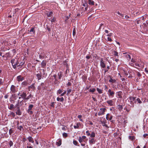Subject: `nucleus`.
Listing matches in <instances>:
<instances>
[{
  "label": "nucleus",
  "instance_id": "obj_17",
  "mask_svg": "<svg viewBox=\"0 0 148 148\" xmlns=\"http://www.w3.org/2000/svg\"><path fill=\"white\" fill-rule=\"evenodd\" d=\"M120 111H121L123 109V106L122 105H118L116 107Z\"/></svg>",
  "mask_w": 148,
  "mask_h": 148
},
{
  "label": "nucleus",
  "instance_id": "obj_10",
  "mask_svg": "<svg viewBox=\"0 0 148 148\" xmlns=\"http://www.w3.org/2000/svg\"><path fill=\"white\" fill-rule=\"evenodd\" d=\"M96 142V139L94 138H89V142L90 145L94 144Z\"/></svg>",
  "mask_w": 148,
  "mask_h": 148
},
{
  "label": "nucleus",
  "instance_id": "obj_1",
  "mask_svg": "<svg viewBox=\"0 0 148 148\" xmlns=\"http://www.w3.org/2000/svg\"><path fill=\"white\" fill-rule=\"evenodd\" d=\"M18 96H19L18 99H22L25 101L26 100L27 94L26 92L23 90L20 91L18 94Z\"/></svg>",
  "mask_w": 148,
  "mask_h": 148
},
{
  "label": "nucleus",
  "instance_id": "obj_47",
  "mask_svg": "<svg viewBox=\"0 0 148 148\" xmlns=\"http://www.w3.org/2000/svg\"><path fill=\"white\" fill-rule=\"evenodd\" d=\"M129 138L132 140H133L134 139V137L133 136H129Z\"/></svg>",
  "mask_w": 148,
  "mask_h": 148
},
{
  "label": "nucleus",
  "instance_id": "obj_27",
  "mask_svg": "<svg viewBox=\"0 0 148 148\" xmlns=\"http://www.w3.org/2000/svg\"><path fill=\"white\" fill-rule=\"evenodd\" d=\"M36 76L38 80H40L41 79L42 75L41 73H38L36 75Z\"/></svg>",
  "mask_w": 148,
  "mask_h": 148
},
{
  "label": "nucleus",
  "instance_id": "obj_63",
  "mask_svg": "<svg viewBox=\"0 0 148 148\" xmlns=\"http://www.w3.org/2000/svg\"><path fill=\"white\" fill-rule=\"evenodd\" d=\"M113 79L112 78H110V79L109 80V82H112V83L113 82Z\"/></svg>",
  "mask_w": 148,
  "mask_h": 148
},
{
  "label": "nucleus",
  "instance_id": "obj_28",
  "mask_svg": "<svg viewBox=\"0 0 148 148\" xmlns=\"http://www.w3.org/2000/svg\"><path fill=\"white\" fill-rule=\"evenodd\" d=\"M117 94V95L118 96V97L121 98V94H122V92L121 91H119L116 92V93Z\"/></svg>",
  "mask_w": 148,
  "mask_h": 148
},
{
  "label": "nucleus",
  "instance_id": "obj_23",
  "mask_svg": "<svg viewBox=\"0 0 148 148\" xmlns=\"http://www.w3.org/2000/svg\"><path fill=\"white\" fill-rule=\"evenodd\" d=\"M112 53L114 56H119V53L116 51H113Z\"/></svg>",
  "mask_w": 148,
  "mask_h": 148
},
{
  "label": "nucleus",
  "instance_id": "obj_35",
  "mask_svg": "<svg viewBox=\"0 0 148 148\" xmlns=\"http://www.w3.org/2000/svg\"><path fill=\"white\" fill-rule=\"evenodd\" d=\"M14 106L13 104H11L10 106L8 107V108L10 110H12L14 108Z\"/></svg>",
  "mask_w": 148,
  "mask_h": 148
},
{
  "label": "nucleus",
  "instance_id": "obj_42",
  "mask_svg": "<svg viewBox=\"0 0 148 148\" xmlns=\"http://www.w3.org/2000/svg\"><path fill=\"white\" fill-rule=\"evenodd\" d=\"M96 90L95 88H92V89H90L89 90V92H92V93L94 92Z\"/></svg>",
  "mask_w": 148,
  "mask_h": 148
},
{
  "label": "nucleus",
  "instance_id": "obj_49",
  "mask_svg": "<svg viewBox=\"0 0 148 148\" xmlns=\"http://www.w3.org/2000/svg\"><path fill=\"white\" fill-rule=\"evenodd\" d=\"M46 29L48 30L49 32H50L51 31V28L47 25L46 26Z\"/></svg>",
  "mask_w": 148,
  "mask_h": 148
},
{
  "label": "nucleus",
  "instance_id": "obj_64",
  "mask_svg": "<svg viewBox=\"0 0 148 148\" xmlns=\"http://www.w3.org/2000/svg\"><path fill=\"white\" fill-rule=\"evenodd\" d=\"M12 52L14 53H16V51L15 50V49H13L12 50Z\"/></svg>",
  "mask_w": 148,
  "mask_h": 148
},
{
  "label": "nucleus",
  "instance_id": "obj_5",
  "mask_svg": "<svg viewBox=\"0 0 148 148\" xmlns=\"http://www.w3.org/2000/svg\"><path fill=\"white\" fill-rule=\"evenodd\" d=\"M10 93L11 92L12 93H15L17 91L18 88L14 85H12L10 87Z\"/></svg>",
  "mask_w": 148,
  "mask_h": 148
},
{
  "label": "nucleus",
  "instance_id": "obj_61",
  "mask_svg": "<svg viewBox=\"0 0 148 148\" xmlns=\"http://www.w3.org/2000/svg\"><path fill=\"white\" fill-rule=\"evenodd\" d=\"M82 5L84 7H87V6H88V5L87 3H84Z\"/></svg>",
  "mask_w": 148,
  "mask_h": 148
},
{
  "label": "nucleus",
  "instance_id": "obj_2",
  "mask_svg": "<svg viewBox=\"0 0 148 148\" xmlns=\"http://www.w3.org/2000/svg\"><path fill=\"white\" fill-rule=\"evenodd\" d=\"M10 62L12 64L13 68L15 69H16L17 65L19 63L18 59L16 58L12 59Z\"/></svg>",
  "mask_w": 148,
  "mask_h": 148
},
{
  "label": "nucleus",
  "instance_id": "obj_3",
  "mask_svg": "<svg viewBox=\"0 0 148 148\" xmlns=\"http://www.w3.org/2000/svg\"><path fill=\"white\" fill-rule=\"evenodd\" d=\"M88 140L86 138V137L85 136H83L82 137L79 136L78 138V141L80 143L84 142L86 143V141Z\"/></svg>",
  "mask_w": 148,
  "mask_h": 148
},
{
  "label": "nucleus",
  "instance_id": "obj_43",
  "mask_svg": "<svg viewBox=\"0 0 148 148\" xmlns=\"http://www.w3.org/2000/svg\"><path fill=\"white\" fill-rule=\"evenodd\" d=\"M60 83L59 81H58L57 79H55L54 84H58Z\"/></svg>",
  "mask_w": 148,
  "mask_h": 148
},
{
  "label": "nucleus",
  "instance_id": "obj_58",
  "mask_svg": "<svg viewBox=\"0 0 148 148\" xmlns=\"http://www.w3.org/2000/svg\"><path fill=\"white\" fill-rule=\"evenodd\" d=\"M63 136L64 137H66L67 136V134L66 133H64L63 134Z\"/></svg>",
  "mask_w": 148,
  "mask_h": 148
},
{
  "label": "nucleus",
  "instance_id": "obj_19",
  "mask_svg": "<svg viewBox=\"0 0 148 148\" xmlns=\"http://www.w3.org/2000/svg\"><path fill=\"white\" fill-rule=\"evenodd\" d=\"M46 65V63L45 61L43 60L41 63V67L43 68H45Z\"/></svg>",
  "mask_w": 148,
  "mask_h": 148
},
{
  "label": "nucleus",
  "instance_id": "obj_14",
  "mask_svg": "<svg viewBox=\"0 0 148 148\" xmlns=\"http://www.w3.org/2000/svg\"><path fill=\"white\" fill-rule=\"evenodd\" d=\"M25 63V62L24 61H22L20 63H19L18 64H18L17 66V67L18 68V69L21 68L22 67L23 65Z\"/></svg>",
  "mask_w": 148,
  "mask_h": 148
},
{
  "label": "nucleus",
  "instance_id": "obj_22",
  "mask_svg": "<svg viewBox=\"0 0 148 148\" xmlns=\"http://www.w3.org/2000/svg\"><path fill=\"white\" fill-rule=\"evenodd\" d=\"M27 139L30 142L33 143L34 141L33 138L31 136H29L27 138Z\"/></svg>",
  "mask_w": 148,
  "mask_h": 148
},
{
  "label": "nucleus",
  "instance_id": "obj_13",
  "mask_svg": "<svg viewBox=\"0 0 148 148\" xmlns=\"http://www.w3.org/2000/svg\"><path fill=\"white\" fill-rule=\"evenodd\" d=\"M16 109L17 111L16 112V114L18 116L21 115L22 112L20 110V107H17Z\"/></svg>",
  "mask_w": 148,
  "mask_h": 148
},
{
  "label": "nucleus",
  "instance_id": "obj_54",
  "mask_svg": "<svg viewBox=\"0 0 148 148\" xmlns=\"http://www.w3.org/2000/svg\"><path fill=\"white\" fill-rule=\"evenodd\" d=\"M73 143L74 145H77L78 143V142L77 141L75 140L73 141Z\"/></svg>",
  "mask_w": 148,
  "mask_h": 148
},
{
  "label": "nucleus",
  "instance_id": "obj_4",
  "mask_svg": "<svg viewBox=\"0 0 148 148\" xmlns=\"http://www.w3.org/2000/svg\"><path fill=\"white\" fill-rule=\"evenodd\" d=\"M90 132H91V133L88 130L86 131V135L88 136H90L89 138H95V132L94 131H90Z\"/></svg>",
  "mask_w": 148,
  "mask_h": 148
},
{
  "label": "nucleus",
  "instance_id": "obj_34",
  "mask_svg": "<svg viewBox=\"0 0 148 148\" xmlns=\"http://www.w3.org/2000/svg\"><path fill=\"white\" fill-rule=\"evenodd\" d=\"M136 101H137V103L140 104L142 103V102L141 101L139 98H137V99H136Z\"/></svg>",
  "mask_w": 148,
  "mask_h": 148
},
{
  "label": "nucleus",
  "instance_id": "obj_62",
  "mask_svg": "<svg viewBox=\"0 0 148 148\" xmlns=\"http://www.w3.org/2000/svg\"><path fill=\"white\" fill-rule=\"evenodd\" d=\"M19 100L18 101V103L16 104L15 105V107L16 108L18 107H19Z\"/></svg>",
  "mask_w": 148,
  "mask_h": 148
},
{
  "label": "nucleus",
  "instance_id": "obj_31",
  "mask_svg": "<svg viewBox=\"0 0 148 148\" xmlns=\"http://www.w3.org/2000/svg\"><path fill=\"white\" fill-rule=\"evenodd\" d=\"M63 89H59L57 91V94L58 95L59 94H61L62 93V92L63 91Z\"/></svg>",
  "mask_w": 148,
  "mask_h": 148
},
{
  "label": "nucleus",
  "instance_id": "obj_44",
  "mask_svg": "<svg viewBox=\"0 0 148 148\" xmlns=\"http://www.w3.org/2000/svg\"><path fill=\"white\" fill-rule=\"evenodd\" d=\"M73 34L74 36H75L76 34V29L75 28L73 29Z\"/></svg>",
  "mask_w": 148,
  "mask_h": 148
},
{
  "label": "nucleus",
  "instance_id": "obj_24",
  "mask_svg": "<svg viewBox=\"0 0 148 148\" xmlns=\"http://www.w3.org/2000/svg\"><path fill=\"white\" fill-rule=\"evenodd\" d=\"M57 100L58 101L63 102L64 100V99L63 97L60 98L58 97L57 98Z\"/></svg>",
  "mask_w": 148,
  "mask_h": 148
},
{
  "label": "nucleus",
  "instance_id": "obj_9",
  "mask_svg": "<svg viewBox=\"0 0 148 148\" xmlns=\"http://www.w3.org/2000/svg\"><path fill=\"white\" fill-rule=\"evenodd\" d=\"M107 94L109 97H113L115 94V92L114 91H112L111 89H110L108 91Z\"/></svg>",
  "mask_w": 148,
  "mask_h": 148
},
{
  "label": "nucleus",
  "instance_id": "obj_18",
  "mask_svg": "<svg viewBox=\"0 0 148 148\" xmlns=\"http://www.w3.org/2000/svg\"><path fill=\"white\" fill-rule=\"evenodd\" d=\"M142 110V107L140 106H139L137 107L136 109V111L137 113H139Z\"/></svg>",
  "mask_w": 148,
  "mask_h": 148
},
{
  "label": "nucleus",
  "instance_id": "obj_30",
  "mask_svg": "<svg viewBox=\"0 0 148 148\" xmlns=\"http://www.w3.org/2000/svg\"><path fill=\"white\" fill-rule=\"evenodd\" d=\"M88 3L89 5H94V2L92 0H88Z\"/></svg>",
  "mask_w": 148,
  "mask_h": 148
},
{
  "label": "nucleus",
  "instance_id": "obj_11",
  "mask_svg": "<svg viewBox=\"0 0 148 148\" xmlns=\"http://www.w3.org/2000/svg\"><path fill=\"white\" fill-rule=\"evenodd\" d=\"M24 78L21 75L17 76L16 77V80L18 82H22L24 80Z\"/></svg>",
  "mask_w": 148,
  "mask_h": 148
},
{
  "label": "nucleus",
  "instance_id": "obj_39",
  "mask_svg": "<svg viewBox=\"0 0 148 148\" xmlns=\"http://www.w3.org/2000/svg\"><path fill=\"white\" fill-rule=\"evenodd\" d=\"M34 29V27H32L31 29L29 30V31L30 32H33L34 33V32H35Z\"/></svg>",
  "mask_w": 148,
  "mask_h": 148
},
{
  "label": "nucleus",
  "instance_id": "obj_16",
  "mask_svg": "<svg viewBox=\"0 0 148 148\" xmlns=\"http://www.w3.org/2000/svg\"><path fill=\"white\" fill-rule=\"evenodd\" d=\"M34 84H33L31 85L28 86V89L29 91H30V89H32L33 90H35V87L34 86Z\"/></svg>",
  "mask_w": 148,
  "mask_h": 148
},
{
  "label": "nucleus",
  "instance_id": "obj_40",
  "mask_svg": "<svg viewBox=\"0 0 148 148\" xmlns=\"http://www.w3.org/2000/svg\"><path fill=\"white\" fill-rule=\"evenodd\" d=\"M34 107V106L33 104H30L29 105L28 107V110H32V108Z\"/></svg>",
  "mask_w": 148,
  "mask_h": 148
},
{
  "label": "nucleus",
  "instance_id": "obj_15",
  "mask_svg": "<svg viewBox=\"0 0 148 148\" xmlns=\"http://www.w3.org/2000/svg\"><path fill=\"white\" fill-rule=\"evenodd\" d=\"M100 121L102 124L106 123V121L105 118H103V117L100 118Z\"/></svg>",
  "mask_w": 148,
  "mask_h": 148
},
{
  "label": "nucleus",
  "instance_id": "obj_55",
  "mask_svg": "<svg viewBox=\"0 0 148 148\" xmlns=\"http://www.w3.org/2000/svg\"><path fill=\"white\" fill-rule=\"evenodd\" d=\"M51 106V107H52L53 108L54 107V102H52L51 103V104L50 105Z\"/></svg>",
  "mask_w": 148,
  "mask_h": 148
},
{
  "label": "nucleus",
  "instance_id": "obj_56",
  "mask_svg": "<svg viewBox=\"0 0 148 148\" xmlns=\"http://www.w3.org/2000/svg\"><path fill=\"white\" fill-rule=\"evenodd\" d=\"M123 72H124L125 75L126 76H127L128 75V74L127 73V71L125 70H123Z\"/></svg>",
  "mask_w": 148,
  "mask_h": 148
},
{
  "label": "nucleus",
  "instance_id": "obj_50",
  "mask_svg": "<svg viewBox=\"0 0 148 148\" xmlns=\"http://www.w3.org/2000/svg\"><path fill=\"white\" fill-rule=\"evenodd\" d=\"M126 57L128 60H130L131 58V56L129 54L126 55Z\"/></svg>",
  "mask_w": 148,
  "mask_h": 148
},
{
  "label": "nucleus",
  "instance_id": "obj_37",
  "mask_svg": "<svg viewBox=\"0 0 148 148\" xmlns=\"http://www.w3.org/2000/svg\"><path fill=\"white\" fill-rule=\"evenodd\" d=\"M71 14H70L68 16H66L65 17V21L66 22L68 20V19L70 18V17L71 16Z\"/></svg>",
  "mask_w": 148,
  "mask_h": 148
},
{
  "label": "nucleus",
  "instance_id": "obj_29",
  "mask_svg": "<svg viewBox=\"0 0 148 148\" xmlns=\"http://www.w3.org/2000/svg\"><path fill=\"white\" fill-rule=\"evenodd\" d=\"M51 22L52 23H55L56 22V19L55 17H53V18L50 20Z\"/></svg>",
  "mask_w": 148,
  "mask_h": 148
},
{
  "label": "nucleus",
  "instance_id": "obj_53",
  "mask_svg": "<svg viewBox=\"0 0 148 148\" xmlns=\"http://www.w3.org/2000/svg\"><path fill=\"white\" fill-rule=\"evenodd\" d=\"M39 57L40 59H43L45 58V56H42L40 54L39 55Z\"/></svg>",
  "mask_w": 148,
  "mask_h": 148
},
{
  "label": "nucleus",
  "instance_id": "obj_8",
  "mask_svg": "<svg viewBox=\"0 0 148 148\" xmlns=\"http://www.w3.org/2000/svg\"><path fill=\"white\" fill-rule=\"evenodd\" d=\"M113 117V116L109 113H108L106 115V119L110 121L111 122H112L113 121L112 120Z\"/></svg>",
  "mask_w": 148,
  "mask_h": 148
},
{
  "label": "nucleus",
  "instance_id": "obj_32",
  "mask_svg": "<svg viewBox=\"0 0 148 148\" xmlns=\"http://www.w3.org/2000/svg\"><path fill=\"white\" fill-rule=\"evenodd\" d=\"M97 90L99 94H101L103 93V90L100 89L98 88H97Z\"/></svg>",
  "mask_w": 148,
  "mask_h": 148
},
{
  "label": "nucleus",
  "instance_id": "obj_38",
  "mask_svg": "<svg viewBox=\"0 0 148 148\" xmlns=\"http://www.w3.org/2000/svg\"><path fill=\"white\" fill-rule=\"evenodd\" d=\"M32 97V95L31 94H30L28 96H27L26 100H29L30 98Z\"/></svg>",
  "mask_w": 148,
  "mask_h": 148
},
{
  "label": "nucleus",
  "instance_id": "obj_26",
  "mask_svg": "<svg viewBox=\"0 0 148 148\" xmlns=\"http://www.w3.org/2000/svg\"><path fill=\"white\" fill-rule=\"evenodd\" d=\"M28 83L26 81H25L22 82L21 85L23 87H25L27 85Z\"/></svg>",
  "mask_w": 148,
  "mask_h": 148
},
{
  "label": "nucleus",
  "instance_id": "obj_7",
  "mask_svg": "<svg viewBox=\"0 0 148 148\" xmlns=\"http://www.w3.org/2000/svg\"><path fill=\"white\" fill-rule=\"evenodd\" d=\"M100 66L101 68H104L106 66V64L104 61L103 58H101L100 60Z\"/></svg>",
  "mask_w": 148,
  "mask_h": 148
},
{
  "label": "nucleus",
  "instance_id": "obj_52",
  "mask_svg": "<svg viewBox=\"0 0 148 148\" xmlns=\"http://www.w3.org/2000/svg\"><path fill=\"white\" fill-rule=\"evenodd\" d=\"M10 114L13 117H14L15 116V114L13 112H11L10 113Z\"/></svg>",
  "mask_w": 148,
  "mask_h": 148
},
{
  "label": "nucleus",
  "instance_id": "obj_20",
  "mask_svg": "<svg viewBox=\"0 0 148 148\" xmlns=\"http://www.w3.org/2000/svg\"><path fill=\"white\" fill-rule=\"evenodd\" d=\"M76 125H74L73 127L74 129H78L79 126L81 125V124L80 123H76Z\"/></svg>",
  "mask_w": 148,
  "mask_h": 148
},
{
  "label": "nucleus",
  "instance_id": "obj_6",
  "mask_svg": "<svg viewBox=\"0 0 148 148\" xmlns=\"http://www.w3.org/2000/svg\"><path fill=\"white\" fill-rule=\"evenodd\" d=\"M100 111L98 113V115L99 116H101L104 114V113L106 109V108H100Z\"/></svg>",
  "mask_w": 148,
  "mask_h": 148
},
{
  "label": "nucleus",
  "instance_id": "obj_21",
  "mask_svg": "<svg viewBox=\"0 0 148 148\" xmlns=\"http://www.w3.org/2000/svg\"><path fill=\"white\" fill-rule=\"evenodd\" d=\"M47 15L48 17H51L53 16V12L52 11H51L49 13H47Z\"/></svg>",
  "mask_w": 148,
  "mask_h": 148
},
{
  "label": "nucleus",
  "instance_id": "obj_51",
  "mask_svg": "<svg viewBox=\"0 0 148 148\" xmlns=\"http://www.w3.org/2000/svg\"><path fill=\"white\" fill-rule=\"evenodd\" d=\"M136 75L139 77H141V74L139 72H137L136 73Z\"/></svg>",
  "mask_w": 148,
  "mask_h": 148
},
{
  "label": "nucleus",
  "instance_id": "obj_45",
  "mask_svg": "<svg viewBox=\"0 0 148 148\" xmlns=\"http://www.w3.org/2000/svg\"><path fill=\"white\" fill-rule=\"evenodd\" d=\"M27 112L28 113L30 114H32L33 113V112L32 110H28Z\"/></svg>",
  "mask_w": 148,
  "mask_h": 148
},
{
  "label": "nucleus",
  "instance_id": "obj_36",
  "mask_svg": "<svg viewBox=\"0 0 148 148\" xmlns=\"http://www.w3.org/2000/svg\"><path fill=\"white\" fill-rule=\"evenodd\" d=\"M17 128L18 130H19L20 131H21L22 130V129H23V127L22 126H20L18 125L17 126Z\"/></svg>",
  "mask_w": 148,
  "mask_h": 148
},
{
  "label": "nucleus",
  "instance_id": "obj_41",
  "mask_svg": "<svg viewBox=\"0 0 148 148\" xmlns=\"http://www.w3.org/2000/svg\"><path fill=\"white\" fill-rule=\"evenodd\" d=\"M58 76L59 79H60L62 77V74L61 73H58Z\"/></svg>",
  "mask_w": 148,
  "mask_h": 148
},
{
  "label": "nucleus",
  "instance_id": "obj_48",
  "mask_svg": "<svg viewBox=\"0 0 148 148\" xmlns=\"http://www.w3.org/2000/svg\"><path fill=\"white\" fill-rule=\"evenodd\" d=\"M72 90L71 89H69V90H67V93L66 95L68 96L69 95V93L71 92Z\"/></svg>",
  "mask_w": 148,
  "mask_h": 148
},
{
  "label": "nucleus",
  "instance_id": "obj_12",
  "mask_svg": "<svg viewBox=\"0 0 148 148\" xmlns=\"http://www.w3.org/2000/svg\"><path fill=\"white\" fill-rule=\"evenodd\" d=\"M106 102L110 106H114L115 103L113 100L112 99L108 100Z\"/></svg>",
  "mask_w": 148,
  "mask_h": 148
},
{
  "label": "nucleus",
  "instance_id": "obj_60",
  "mask_svg": "<svg viewBox=\"0 0 148 148\" xmlns=\"http://www.w3.org/2000/svg\"><path fill=\"white\" fill-rule=\"evenodd\" d=\"M124 109L127 112H129L130 110V108H125Z\"/></svg>",
  "mask_w": 148,
  "mask_h": 148
},
{
  "label": "nucleus",
  "instance_id": "obj_25",
  "mask_svg": "<svg viewBox=\"0 0 148 148\" xmlns=\"http://www.w3.org/2000/svg\"><path fill=\"white\" fill-rule=\"evenodd\" d=\"M62 144L61 140L60 139L58 140L56 143V144L58 146H60Z\"/></svg>",
  "mask_w": 148,
  "mask_h": 148
},
{
  "label": "nucleus",
  "instance_id": "obj_57",
  "mask_svg": "<svg viewBox=\"0 0 148 148\" xmlns=\"http://www.w3.org/2000/svg\"><path fill=\"white\" fill-rule=\"evenodd\" d=\"M66 93V91L65 90L62 93L60 96H63Z\"/></svg>",
  "mask_w": 148,
  "mask_h": 148
},
{
  "label": "nucleus",
  "instance_id": "obj_46",
  "mask_svg": "<svg viewBox=\"0 0 148 148\" xmlns=\"http://www.w3.org/2000/svg\"><path fill=\"white\" fill-rule=\"evenodd\" d=\"M9 144L10 145V147H11L13 145V143L11 140H10L9 142Z\"/></svg>",
  "mask_w": 148,
  "mask_h": 148
},
{
  "label": "nucleus",
  "instance_id": "obj_59",
  "mask_svg": "<svg viewBox=\"0 0 148 148\" xmlns=\"http://www.w3.org/2000/svg\"><path fill=\"white\" fill-rule=\"evenodd\" d=\"M107 39H108V41H109L110 42H112V39L111 38H110L109 37H108Z\"/></svg>",
  "mask_w": 148,
  "mask_h": 148
},
{
  "label": "nucleus",
  "instance_id": "obj_33",
  "mask_svg": "<svg viewBox=\"0 0 148 148\" xmlns=\"http://www.w3.org/2000/svg\"><path fill=\"white\" fill-rule=\"evenodd\" d=\"M136 98L133 97H130L129 98V100L130 101H133Z\"/></svg>",
  "mask_w": 148,
  "mask_h": 148
}]
</instances>
